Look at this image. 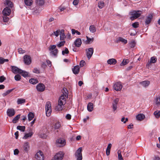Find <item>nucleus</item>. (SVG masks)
Returning <instances> with one entry per match:
<instances>
[{
	"mask_svg": "<svg viewBox=\"0 0 160 160\" xmlns=\"http://www.w3.org/2000/svg\"><path fill=\"white\" fill-rule=\"evenodd\" d=\"M67 97L64 96L63 95H62L60 97L58 101V104L56 108V109L58 111H61L63 108L62 106H64L66 103Z\"/></svg>",
	"mask_w": 160,
	"mask_h": 160,
	"instance_id": "1",
	"label": "nucleus"
},
{
	"mask_svg": "<svg viewBox=\"0 0 160 160\" xmlns=\"http://www.w3.org/2000/svg\"><path fill=\"white\" fill-rule=\"evenodd\" d=\"M142 12L141 11H133L130 12L129 14L131 16L130 17V19L132 20H133L139 17L141 13Z\"/></svg>",
	"mask_w": 160,
	"mask_h": 160,
	"instance_id": "2",
	"label": "nucleus"
},
{
	"mask_svg": "<svg viewBox=\"0 0 160 160\" xmlns=\"http://www.w3.org/2000/svg\"><path fill=\"white\" fill-rule=\"evenodd\" d=\"M46 114L47 116L49 117L52 112L51 103L49 102H46L45 106Z\"/></svg>",
	"mask_w": 160,
	"mask_h": 160,
	"instance_id": "3",
	"label": "nucleus"
},
{
	"mask_svg": "<svg viewBox=\"0 0 160 160\" xmlns=\"http://www.w3.org/2000/svg\"><path fill=\"white\" fill-rule=\"evenodd\" d=\"M82 148H79L75 153V157L77 158V160H82Z\"/></svg>",
	"mask_w": 160,
	"mask_h": 160,
	"instance_id": "4",
	"label": "nucleus"
},
{
	"mask_svg": "<svg viewBox=\"0 0 160 160\" xmlns=\"http://www.w3.org/2000/svg\"><path fill=\"white\" fill-rule=\"evenodd\" d=\"M64 156V154L62 152H59L57 153L52 160H62Z\"/></svg>",
	"mask_w": 160,
	"mask_h": 160,
	"instance_id": "5",
	"label": "nucleus"
},
{
	"mask_svg": "<svg viewBox=\"0 0 160 160\" xmlns=\"http://www.w3.org/2000/svg\"><path fill=\"white\" fill-rule=\"evenodd\" d=\"M56 144L58 147H63L66 144L65 140L63 138H60L57 140Z\"/></svg>",
	"mask_w": 160,
	"mask_h": 160,
	"instance_id": "6",
	"label": "nucleus"
},
{
	"mask_svg": "<svg viewBox=\"0 0 160 160\" xmlns=\"http://www.w3.org/2000/svg\"><path fill=\"white\" fill-rule=\"evenodd\" d=\"M113 87L114 90L117 91L121 90L122 87V86L120 82L115 83L113 85Z\"/></svg>",
	"mask_w": 160,
	"mask_h": 160,
	"instance_id": "7",
	"label": "nucleus"
},
{
	"mask_svg": "<svg viewBox=\"0 0 160 160\" xmlns=\"http://www.w3.org/2000/svg\"><path fill=\"white\" fill-rule=\"evenodd\" d=\"M35 158L37 160H44V156L43 152L41 151L38 152L35 155Z\"/></svg>",
	"mask_w": 160,
	"mask_h": 160,
	"instance_id": "8",
	"label": "nucleus"
},
{
	"mask_svg": "<svg viewBox=\"0 0 160 160\" xmlns=\"http://www.w3.org/2000/svg\"><path fill=\"white\" fill-rule=\"evenodd\" d=\"M12 72L15 74L21 73L22 72V70L19 68L17 67L11 66Z\"/></svg>",
	"mask_w": 160,
	"mask_h": 160,
	"instance_id": "9",
	"label": "nucleus"
},
{
	"mask_svg": "<svg viewBox=\"0 0 160 160\" xmlns=\"http://www.w3.org/2000/svg\"><path fill=\"white\" fill-rule=\"evenodd\" d=\"M24 63L26 65H29L31 62V58L30 56L25 55L23 57Z\"/></svg>",
	"mask_w": 160,
	"mask_h": 160,
	"instance_id": "10",
	"label": "nucleus"
},
{
	"mask_svg": "<svg viewBox=\"0 0 160 160\" xmlns=\"http://www.w3.org/2000/svg\"><path fill=\"white\" fill-rule=\"evenodd\" d=\"M93 51V48H89L86 50V55L88 59L92 57Z\"/></svg>",
	"mask_w": 160,
	"mask_h": 160,
	"instance_id": "11",
	"label": "nucleus"
},
{
	"mask_svg": "<svg viewBox=\"0 0 160 160\" xmlns=\"http://www.w3.org/2000/svg\"><path fill=\"white\" fill-rule=\"evenodd\" d=\"M150 83V82L148 80H145L139 82L140 84L144 88L148 87Z\"/></svg>",
	"mask_w": 160,
	"mask_h": 160,
	"instance_id": "12",
	"label": "nucleus"
},
{
	"mask_svg": "<svg viewBox=\"0 0 160 160\" xmlns=\"http://www.w3.org/2000/svg\"><path fill=\"white\" fill-rule=\"evenodd\" d=\"M36 88L38 91L42 92L44 90L45 86L43 84L39 83L37 85Z\"/></svg>",
	"mask_w": 160,
	"mask_h": 160,
	"instance_id": "13",
	"label": "nucleus"
},
{
	"mask_svg": "<svg viewBox=\"0 0 160 160\" xmlns=\"http://www.w3.org/2000/svg\"><path fill=\"white\" fill-rule=\"evenodd\" d=\"M15 112V111L13 108H9L7 111V115L9 117L14 116Z\"/></svg>",
	"mask_w": 160,
	"mask_h": 160,
	"instance_id": "14",
	"label": "nucleus"
},
{
	"mask_svg": "<svg viewBox=\"0 0 160 160\" xmlns=\"http://www.w3.org/2000/svg\"><path fill=\"white\" fill-rule=\"evenodd\" d=\"M119 99L118 98H117L114 100L112 103V108L113 111H115L117 109V105L119 102Z\"/></svg>",
	"mask_w": 160,
	"mask_h": 160,
	"instance_id": "15",
	"label": "nucleus"
},
{
	"mask_svg": "<svg viewBox=\"0 0 160 160\" xmlns=\"http://www.w3.org/2000/svg\"><path fill=\"white\" fill-rule=\"evenodd\" d=\"M11 12V10L8 7H6L2 11L3 15H9Z\"/></svg>",
	"mask_w": 160,
	"mask_h": 160,
	"instance_id": "16",
	"label": "nucleus"
},
{
	"mask_svg": "<svg viewBox=\"0 0 160 160\" xmlns=\"http://www.w3.org/2000/svg\"><path fill=\"white\" fill-rule=\"evenodd\" d=\"M48 135V132L47 130L45 129L44 132L43 131H41L39 136L40 137L42 138H45Z\"/></svg>",
	"mask_w": 160,
	"mask_h": 160,
	"instance_id": "17",
	"label": "nucleus"
},
{
	"mask_svg": "<svg viewBox=\"0 0 160 160\" xmlns=\"http://www.w3.org/2000/svg\"><path fill=\"white\" fill-rule=\"evenodd\" d=\"M152 15L150 14L148 15L147 17L146 18L145 20V23L146 24H149L152 19Z\"/></svg>",
	"mask_w": 160,
	"mask_h": 160,
	"instance_id": "18",
	"label": "nucleus"
},
{
	"mask_svg": "<svg viewBox=\"0 0 160 160\" xmlns=\"http://www.w3.org/2000/svg\"><path fill=\"white\" fill-rule=\"evenodd\" d=\"M74 44L77 47H80L82 44L81 39L80 38L77 39L74 42Z\"/></svg>",
	"mask_w": 160,
	"mask_h": 160,
	"instance_id": "19",
	"label": "nucleus"
},
{
	"mask_svg": "<svg viewBox=\"0 0 160 160\" xmlns=\"http://www.w3.org/2000/svg\"><path fill=\"white\" fill-rule=\"evenodd\" d=\"M121 42L124 44H126L127 43L128 41L127 40L123 38L122 37H119L118 38V40L116 41L117 43Z\"/></svg>",
	"mask_w": 160,
	"mask_h": 160,
	"instance_id": "20",
	"label": "nucleus"
},
{
	"mask_svg": "<svg viewBox=\"0 0 160 160\" xmlns=\"http://www.w3.org/2000/svg\"><path fill=\"white\" fill-rule=\"evenodd\" d=\"M64 30L63 29H62L60 31V40H64L66 38V36L64 34Z\"/></svg>",
	"mask_w": 160,
	"mask_h": 160,
	"instance_id": "21",
	"label": "nucleus"
},
{
	"mask_svg": "<svg viewBox=\"0 0 160 160\" xmlns=\"http://www.w3.org/2000/svg\"><path fill=\"white\" fill-rule=\"evenodd\" d=\"M136 118L138 120L141 121L144 119L145 116L143 114H139L136 116Z\"/></svg>",
	"mask_w": 160,
	"mask_h": 160,
	"instance_id": "22",
	"label": "nucleus"
},
{
	"mask_svg": "<svg viewBox=\"0 0 160 160\" xmlns=\"http://www.w3.org/2000/svg\"><path fill=\"white\" fill-rule=\"evenodd\" d=\"M23 148L24 151L27 152L29 149L30 146L28 142H25L23 146Z\"/></svg>",
	"mask_w": 160,
	"mask_h": 160,
	"instance_id": "23",
	"label": "nucleus"
},
{
	"mask_svg": "<svg viewBox=\"0 0 160 160\" xmlns=\"http://www.w3.org/2000/svg\"><path fill=\"white\" fill-rule=\"evenodd\" d=\"M117 62V60L114 58L110 59L107 61L108 63L110 65H114Z\"/></svg>",
	"mask_w": 160,
	"mask_h": 160,
	"instance_id": "24",
	"label": "nucleus"
},
{
	"mask_svg": "<svg viewBox=\"0 0 160 160\" xmlns=\"http://www.w3.org/2000/svg\"><path fill=\"white\" fill-rule=\"evenodd\" d=\"M87 109L89 112H92L93 109V105L92 102H89L87 105Z\"/></svg>",
	"mask_w": 160,
	"mask_h": 160,
	"instance_id": "25",
	"label": "nucleus"
},
{
	"mask_svg": "<svg viewBox=\"0 0 160 160\" xmlns=\"http://www.w3.org/2000/svg\"><path fill=\"white\" fill-rule=\"evenodd\" d=\"M80 67L79 66H75L72 70L73 73L75 74L78 73Z\"/></svg>",
	"mask_w": 160,
	"mask_h": 160,
	"instance_id": "26",
	"label": "nucleus"
},
{
	"mask_svg": "<svg viewBox=\"0 0 160 160\" xmlns=\"http://www.w3.org/2000/svg\"><path fill=\"white\" fill-rule=\"evenodd\" d=\"M5 3L9 8H12L13 7V3L10 0H6Z\"/></svg>",
	"mask_w": 160,
	"mask_h": 160,
	"instance_id": "27",
	"label": "nucleus"
},
{
	"mask_svg": "<svg viewBox=\"0 0 160 160\" xmlns=\"http://www.w3.org/2000/svg\"><path fill=\"white\" fill-rule=\"evenodd\" d=\"M33 134V133L32 132H30L28 133H26L25 134L24 136L23 137V139H27L31 137Z\"/></svg>",
	"mask_w": 160,
	"mask_h": 160,
	"instance_id": "28",
	"label": "nucleus"
},
{
	"mask_svg": "<svg viewBox=\"0 0 160 160\" xmlns=\"http://www.w3.org/2000/svg\"><path fill=\"white\" fill-rule=\"evenodd\" d=\"M153 114L156 118H159L160 117V110H157L155 111Z\"/></svg>",
	"mask_w": 160,
	"mask_h": 160,
	"instance_id": "29",
	"label": "nucleus"
},
{
	"mask_svg": "<svg viewBox=\"0 0 160 160\" xmlns=\"http://www.w3.org/2000/svg\"><path fill=\"white\" fill-rule=\"evenodd\" d=\"M89 29L90 31L92 33H94L96 31V27L93 25L90 26Z\"/></svg>",
	"mask_w": 160,
	"mask_h": 160,
	"instance_id": "30",
	"label": "nucleus"
},
{
	"mask_svg": "<svg viewBox=\"0 0 160 160\" xmlns=\"http://www.w3.org/2000/svg\"><path fill=\"white\" fill-rule=\"evenodd\" d=\"M87 40L86 43L87 44H89L91 43L92 42L94 41V38H89L88 37L86 36Z\"/></svg>",
	"mask_w": 160,
	"mask_h": 160,
	"instance_id": "31",
	"label": "nucleus"
},
{
	"mask_svg": "<svg viewBox=\"0 0 160 160\" xmlns=\"http://www.w3.org/2000/svg\"><path fill=\"white\" fill-rule=\"evenodd\" d=\"M24 1L25 4L27 6H31L32 3V0H24Z\"/></svg>",
	"mask_w": 160,
	"mask_h": 160,
	"instance_id": "32",
	"label": "nucleus"
},
{
	"mask_svg": "<svg viewBox=\"0 0 160 160\" xmlns=\"http://www.w3.org/2000/svg\"><path fill=\"white\" fill-rule=\"evenodd\" d=\"M34 114L32 112H29L28 114V118L29 121H31L34 118Z\"/></svg>",
	"mask_w": 160,
	"mask_h": 160,
	"instance_id": "33",
	"label": "nucleus"
},
{
	"mask_svg": "<svg viewBox=\"0 0 160 160\" xmlns=\"http://www.w3.org/2000/svg\"><path fill=\"white\" fill-rule=\"evenodd\" d=\"M157 60V58L156 57L153 56L151 58L150 60L148 62V63H155L156 62Z\"/></svg>",
	"mask_w": 160,
	"mask_h": 160,
	"instance_id": "34",
	"label": "nucleus"
},
{
	"mask_svg": "<svg viewBox=\"0 0 160 160\" xmlns=\"http://www.w3.org/2000/svg\"><path fill=\"white\" fill-rule=\"evenodd\" d=\"M25 102V100L23 98H18L17 100V103L18 104L24 103Z\"/></svg>",
	"mask_w": 160,
	"mask_h": 160,
	"instance_id": "35",
	"label": "nucleus"
},
{
	"mask_svg": "<svg viewBox=\"0 0 160 160\" xmlns=\"http://www.w3.org/2000/svg\"><path fill=\"white\" fill-rule=\"evenodd\" d=\"M20 115L18 114L12 120V122L14 123H16L20 118Z\"/></svg>",
	"mask_w": 160,
	"mask_h": 160,
	"instance_id": "36",
	"label": "nucleus"
},
{
	"mask_svg": "<svg viewBox=\"0 0 160 160\" xmlns=\"http://www.w3.org/2000/svg\"><path fill=\"white\" fill-rule=\"evenodd\" d=\"M29 82L30 83L33 84H35L38 82V80L34 78H31L29 80Z\"/></svg>",
	"mask_w": 160,
	"mask_h": 160,
	"instance_id": "37",
	"label": "nucleus"
},
{
	"mask_svg": "<svg viewBox=\"0 0 160 160\" xmlns=\"http://www.w3.org/2000/svg\"><path fill=\"white\" fill-rule=\"evenodd\" d=\"M62 92L63 93L62 95H63L65 97H68V92L66 88H63L62 90Z\"/></svg>",
	"mask_w": 160,
	"mask_h": 160,
	"instance_id": "38",
	"label": "nucleus"
},
{
	"mask_svg": "<svg viewBox=\"0 0 160 160\" xmlns=\"http://www.w3.org/2000/svg\"><path fill=\"white\" fill-rule=\"evenodd\" d=\"M36 3L38 5L42 6L44 4V0H37Z\"/></svg>",
	"mask_w": 160,
	"mask_h": 160,
	"instance_id": "39",
	"label": "nucleus"
},
{
	"mask_svg": "<svg viewBox=\"0 0 160 160\" xmlns=\"http://www.w3.org/2000/svg\"><path fill=\"white\" fill-rule=\"evenodd\" d=\"M155 103L156 105L158 106L160 105V97H157L155 100Z\"/></svg>",
	"mask_w": 160,
	"mask_h": 160,
	"instance_id": "40",
	"label": "nucleus"
},
{
	"mask_svg": "<svg viewBox=\"0 0 160 160\" xmlns=\"http://www.w3.org/2000/svg\"><path fill=\"white\" fill-rule=\"evenodd\" d=\"M22 72L19 73L21 74L22 76L25 78L28 76V72L22 70Z\"/></svg>",
	"mask_w": 160,
	"mask_h": 160,
	"instance_id": "41",
	"label": "nucleus"
},
{
	"mask_svg": "<svg viewBox=\"0 0 160 160\" xmlns=\"http://www.w3.org/2000/svg\"><path fill=\"white\" fill-rule=\"evenodd\" d=\"M17 129L22 132H24L25 129V127L24 126H18L17 127Z\"/></svg>",
	"mask_w": 160,
	"mask_h": 160,
	"instance_id": "42",
	"label": "nucleus"
},
{
	"mask_svg": "<svg viewBox=\"0 0 160 160\" xmlns=\"http://www.w3.org/2000/svg\"><path fill=\"white\" fill-rule=\"evenodd\" d=\"M118 158L119 160H123V159L121 154V151L120 150L118 151Z\"/></svg>",
	"mask_w": 160,
	"mask_h": 160,
	"instance_id": "43",
	"label": "nucleus"
},
{
	"mask_svg": "<svg viewBox=\"0 0 160 160\" xmlns=\"http://www.w3.org/2000/svg\"><path fill=\"white\" fill-rule=\"evenodd\" d=\"M129 44H130V47L131 48H133L135 47L136 44V42L135 41L132 40L130 42Z\"/></svg>",
	"mask_w": 160,
	"mask_h": 160,
	"instance_id": "44",
	"label": "nucleus"
},
{
	"mask_svg": "<svg viewBox=\"0 0 160 160\" xmlns=\"http://www.w3.org/2000/svg\"><path fill=\"white\" fill-rule=\"evenodd\" d=\"M14 89H11L8 90L7 91H6L5 92L3 93L2 94V95L3 97H5L7 95H8L9 93H10Z\"/></svg>",
	"mask_w": 160,
	"mask_h": 160,
	"instance_id": "45",
	"label": "nucleus"
},
{
	"mask_svg": "<svg viewBox=\"0 0 160 160\" xmlns=\"http://www.w3.org/2000/svg\"><path fill=\"white\" fill-rule=\"evenodd\" d=\"M8 60L7 59H4L1 57L0 58V64H3L5 62H8Z\"/></svg>",
	"mask_w": 160,
	"mask_h": 160,
	"instance_id": "46",
	"label": "nucleus"
},
{
	"mask_svg": "<svg viewBox=\"0 0 160 160\" xmlns=\"http://www.w3.org/2000/svg\"><path fill=\"white\" fill-rule=\"evenodd\" d=\"M65 41L64 40H63L60 42L57 45V46L58 47H61L62 46H63L65 43Z\"/></svg>",
	"mask_w": 160,
	"mask_h": 160,
	"instance_id": "47",
	"label": "nucleus"
},
{
	"mask_svg": "<svg viewBox=\"0 0 160 160\" xmlns=\"http://www.w3.org/2000/svg\"><path fill=\"white\" fill-rule=\"evenodd\" d=\"M128 62V59L127 60H123L121 63L120 64V66H122L126 65Z\"/></svg>",
	"mask_w": 160,
	"mask_h": 160,
	"instance_id": "48",
	"label": "nucleus"
},
{
	"mask_svg": "<svg viewBox=\"0 0 160 160\" xmlns=\"http://www.w3.org/2000/svg\"><path fill=\"white\" fill-rule=\"evenodd\" d=\"M58 52V50L57 49H55L51 52V53L54 56L57 55Z\"/></svg>",
	"mask_w": 160,
	"mask_h": 160,
	"instance_id": "49",
	"label": "nucleus"
},
{
	"mask_svg": "<svg viewBox=\"0 0 160 160\" xmlns=\"http://www.w3.org/2000/svg\"><path fill=\"white\" fill-rule=\"evenodd\" d=\"M61 124L59 122H57L54 125V128L55 129H58L60 127Z\"/></svg>",
	"mask_w": 160,
	"mask_h": 160,
	"instance_id": "50",
	"label": "nucleus"
},
{
	"mask_svg": "<svg viewBox=\"0 0 160 160\" xmlns=\"http://www.w3.org/2000/svg\"><path fill=\"white\" fill-rule=\"evenodd\" d=\"M3 20L4 22L8 21L9 19V18L7 16L9 15H3Z\"/></svg>",
	"mask_w": 160,
	"mask_h": 160,
	"instance_id": "51",
	"label": "nucleus"
},
{
	"mask_svg": "<svg viewBox=\"0 0 160 160\" xmlns=\"http://www.w3.org/2000/svg\"><path fill=\"white\" fill-rule=\"evenodd\" d=\"M104 6V3L103 2H100L98 4V6L99 8L101 9Z\"/></svg>",
	"mask_w": 160,
	"mask_h": 160,
	"instance_id": "52",
	"label": "nucleus"
},
{
	"mask_svg": "<svg viewBox=\"0 0 160 160\" xmlns=\"http://www.w3.org/2000/svg\"><path fill=\"white\" fill-rule=\"evenodd\" d=\"M69 51L68 49L67 48H65L64 50H63L62 51V54L63 55H64L65 54H68L69 53Z\"/></svg>",
	"mask_w": 160,
	"mask_h": 160,
	"instance_id": "53",
	"label": "nucleus"
},
{
	"mask_svg": "<svg viewBox=\"0 0 160 160\" xmlns=\"http://www.w3.org/2000/svg\"><path fill=\"white\" fill-rule=\"evenodd\" d=\"M14 78L16 81H19L21 79V76L18 74H17L15 76Z\"/></svg>",
	"mask_w": 160,
	"mask_h": 160,
	"instance_id": "54",
	"label": "nucleus"
},
{
	"mask_svg": "<svg viewBox=\"0 0 160 160\" xmlns=\"http://www.w3.org/2000/svg\"><path fill=\"white\" fill-rule=\"evenodd\" d=\"M139 24L138 22H135L132 24V26L134 28H137L139 27Z\"/></svg>",
	"mask_w": 160,
	"mask_h": 160,
	"instance_id": "55",
	"label": "nucleus"
},
{
	"mask_svg": "<svg viewBox=\"0 0 160 160\" xmlns=\"http://www.w3.org/2000/svg\"><path fill=\"white\" fill-rule=\"evenodd\" d=\"M18 52L20 54H22L25 52V51L20 48L18 49Z\"/></svg>",
	"mask_w": 160,
	"mask_h": 160,
	"instance_id": "56",
	"label": "nucleus"
},
{
	"mask_svg": "<svg viewBox=\"0 0 160 160\" xmlns=\"http://www.w3.org/2000/svg\"><path fill=\"white\" fill-rule=\"evenodd\" d=\"M56 46V45H50L49 48V50L50 51H51L52 50H54L55 49Z\"/></svg>",
	"mask_w": 160,
	"mask_h": 160,
	"instance_id": "57",
	"label": "nucleus"
},
{
	"mask_svg": "<svg viewBox=\"0 0 160 160\" xmlns=\"http://www.w3.org/2000/svg\"><path fill=\"white\" fill-rule=\"evenodd\" d=\"M60 30H58L56 31H55L53 32L54 35L57 37L58 36L59 33H60Z\"/></svg>",
	"mask_w": 160,
	"mask_h": 160,
	"instance_id": "58",
	"label": "nucleus"
},
{
	"mask_svg": "<svg viewBox=\"0 0 160 160\" xmlns=\"http://www.w3.org/2000/svg\"><path fill=\"white\" fill-rule=\"evenodd\" d=\"M33 72L36 73H40V71L37 68H34L33 70Z\"/></svg>",
	"mask_w": 160,
	"mask_h": 160,
	"instance_id": "59",
	"label": "nucleus"
},
{
	"mask_svg": "<svg viewBox=\"0 0 160 160\" xmlns=\"http://www.w3.org/2000/svg\"><path fill=\"white\" fill-rule=\"evenodd\" d=\"M85 64V62L83 60H81L79 63V65L80 66V67H83L84 64Z\"/></svg>",
	"mask_w": 160,
	"mask_h": 160,
	"instance_id": "60",
	"label": "nucleus"
},
{
	"mask_svg": "<svg viewBox=\"0 0 160 160\" xmlns=\"http://www.w3.org/2000/svg\"><path fill=\"white\" fill-rule=\"evenodd\" d=\"M6 79V78L3 76L0 77V82H2Z\"/></svg>",
	"mask_w": 160,
	"mask_h": 160,
	"instance_id": "61",
	"label": "nucleus"
},
{
	"mask_svg": "<svg viewBox=\"0 0 160 160\" xmlns=\"http://www.w3.org/2000/svg\"><path fill=\"white\" fill-rule=\"evenodd\" d=\"M79 0H74L73 2V4L74 5H77L79 2Z\"/></svg>",
	"mask_w": 160,
	"mask_h": 160,
	"instance_id": "62",
	"label": "nucleus"
},
{
	"mask_svg": "<svg viewBox=\"0 0 160 160\" xmlns=\"http://www.w3.org/2000/svg\"><path fill=\"white\" fill-rule=\"evenodd\" d=\"M19 151L18 149H15L14 151V154L15 155H17L19 153Z\"/></svg>",
	"mask_w": 160,
	"mask_h": 160,
	"instance_id": "63",
	"label": "nucleus"
},
{
	"mask_svg": "<svg viewBox=\"0 0 160 160\" xmlns=\"http://www.w3.org/2000/svg\"><path fill=\"white\" fill-rule=\"evenodd\" d=\"M66 118L67 119L70 120L71 119V116L70 114H68L66 116Z\"/></svg>",
	"mask_w": 160,
	"mask_h": 160,
	"instance_id": "64",
	"label": "nucleus"
}]
</instances>
